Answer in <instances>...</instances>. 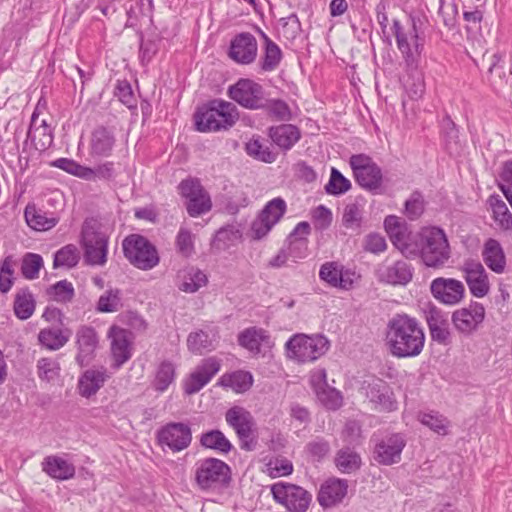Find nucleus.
<instances>
[{"instance_id":"3","label":"nucleus","mask_w":512,"mask_h":512,"mask_svg":"<svg viewBox=\"0 0 512 512\" xmlns=\"http://www.w3.org/2000/svg\"><path fill=\"white\" fill-rule=\"evenodd\" d=\"M411 252L413 254H408L407 258L419 257L426 267L434 269L443 267L451 256L446 233L438 226L426 227L417 233Z\"/></svg>"},{"instance_id":"50","label":"nucleus","mask_w":512,"mask_h":512,"mask_svg":"<svg viewBox=\"0 0 512 512\" xmlns=\"http://www.w3.org/2000/svg\"><path fill=\"white\" fill-rule=\"evenodd\" d=\"M426 202L420 190H414L404 202L403 214L410 221L418 220L425 211Z\"/></svg>"},{"instance_id":"55","label":"nucleus","mask_w":512,"mask_h":512,"mask_svg":"<svg viewBox=\"0 0 512 512\" xmlns=\"http://www.w3.org/2000/svg\"><path fill=\"white\" fill-rule=\"evenodd\" d=\"M318 401L328 410L336 411L343 404V396L339 390L327 385L315 393Z\"/></svg>"},{"instance_id":"13","label":"nucleus","mask_w":512,"mask_h":512,"mask_svg":"<svg viewBox=\"0 0 512 512\" xmlns=\"http://www.w3.org/2000/svg\"><path fill=\"white\" fill-rule=\"evenodd\" d=\"M361 390L365 397L374 405L375 409L381 412H393L398 409V402L395 398L392 387L385 380L372 377L364 380Z\"/></svg>"},{"instance_id":"16","label":"nucleus","mask_w":512,"mask_h":512,"mask_svg":"<svg viewBox=\"0 0 512 512\" xmlns=\"http://www.w3.org/2000/svg\"><path fill=\"white\" fill-rule=\"evenodd\" d=\"M485 307L482 303L471 301L468 307L455 310L451 321L454 328L464 336L476 332L485 319Z\"/></svg>"},{"instance_id":"57","label":"nucleus","mask_w":512,"mask_h":512,"mask_svg":"<svg viewBox=\"0 0 512 512\" xmlns=\"http://www.w3.org/2000/svg\"><path fill=\"white\" fill-rule=\"evenodd\" d=\"M120 306L121 291L119 289H109L99 297L96 310L102 313H112L118 311Z\"/></svg>"},{"instance_id":"36","label":"nucleus","mask_w":512,"mask_h":512,"mask_svg":"<svg viewBox=\"0 0 512 512\" xmlns=\"http://www.w3.org/2000/svg\"><path fill=\"white\" fill-rule=\"evenodd\" d=\"M71 335L69 328H44L38 333V341L46 349L56 351L65 346Z\"/></svg>"},{"instance_id":"22","label":"nucleus","mask_w":512,"mask_h":512,"mask_svg":"<svg viewBox=\"0 0 512 512\" xmlns=\"http://www.w3.org/2000/svg\"><path fill=\"white\" fill-rule=\"evenodd\" d=\"M111 338V354L114 359L113 368L119 369L132 357V332L113 325L108 332Z\"/></svg>"},{"instance_id":"8","label":"nucleus","mask_w":512,"mask_h":512,"mask_svg":"<svg viewBox=\"0 0 512 512\" xmlns=\"http://www.w3.org/2000/svg\"><path fill=\"white\" fill-rule=\"evenodd\" d=\"M330 342L321 335L294 334L285 343L287 356L298 363L314 362L329 349Z\"/></svg>"},{"instance_id":"45","label":"nucleus","mask_w":512,"mask_h":512,"mask_svg":"<svg viewBox=\"0 0 512 512\" xmlns=\"http://www.w3.org/2000/svg\"><path fill=\"white\" fill-rule=\"evenodd\" d=\"M175 376V365L169 360H164L158 365L156 369V374L152 382V386L157 392L163 393L168 389L170 384L174 382Z\"/></svg>"},{"instance_id":"37","label":"nucleus","mask_w":512,"mask_h":512,"mask_svg":"<svg viewBox=\"0 0 512 512\" xmlns=\"http://www.w3.org/2000/svg\"><path fill=\"white\" fill-rule=\"evenodd\" d=\"M26 223L29 227L37 231H44L54 227L58 220L41 209L36 208L34 204H28L24 211Z\"/></svg>"},{"instance_id":"20","label":"nucleus","mask_w":512,"mask_h":512,"mask_svg":"<svg viewBox=\"0 0 512 512\" xmlns=\"http://www.w3.org/2000/svg\"><path fill=\"white\" fill-rule=\"evenodd\" d=\"M220 368L221 363L217 358L208 357L203 359L184 382L185 394L193 395L199 392L219 372Z\"/></svg>"},{"instance_id":"27","label":"nucleus","mask_w":512,"mask_h":512,"mask_svg":"<svg viewBox=\"0 0 512 512\" xmlns=\"http://www.w3.org/2000/svg\"><path fill=\"white\" fill-rule=\"evenodd\" d=\"M348 481L330 478L321 484L317 500L321 507L330 508L342 502L347 495Z\"/></svg>"},{"instance_id":"17","label":"nucleus","mask_w":512,"mask_h":512,"mask_svg":"<svg viewBox=\"0 0 512 512\" xmlns=\"http://www.w3.org/2000/svg\"><path fill=\"white\" fill-rule=\"evenodd\" d=\"M75 345L77 353L75 362L80 367H87L96 357L99 347V335L96 329L90 325H81L75 333Z\"/></svg>"},{"instance_id":"42","label":"nucleus","mask_w":512,"mask_h":512,"mask_svg":"<svg viewBox=\"0 0 512 512\" xmlns=\"http://www.w3.org/2000/svg\"><path fill=\"white\" fill-rule=\"evenodd\" d=\"M336 467L342 472L350 474L362 466L361 456L350 447L340 449L335 457Z\"/></svg>"},{"instance_id":"38","label":"nucleus","mask_w":512,"mask_h":512,"mask_svg":"<svg viewBox=\"0 0 512 512\" xmlns=\"http://www.w3.org/2000/svg\"><path fill=\"white\" fill-rule=\"evenodd\" d=\"M225 420L235 433L255 426V420L251 412L242 406L229 408L225 413Z\"/></svg>"},{"instance_id":"54","label":"nucleus","mask_w":512,"mask_h":512,"mask_svg":"<svg viewBox=\"0 0 512 512\" xmlns=\"http://www.w3.org/2000/svg\"><path fill=\"white\" fill-rule=\"evenodd\" d=\"M43 266L44 262L41 255L28 252L22 258V276L28 280L36 279L39 277V272Z\"/></svg>"},{"instance_id":"61","label":"nucleus","mask_w":512,"mask_h":512,"mask_svg":"<svg viewBox=\"0 0 512 512\" xmlns=\"http://www.w3.org/2000/svg\"><path fill=\"white\" fill-rule=\"evenodd\" d=\"M175 246L178 253L183 257H190L195 251L192 232L187 228L181 227L176 236Z\"/></svg>"},{"instance_id":"14","label":"nucleus","mask_w":512,"mask_h":512,"mask_svg":"<svg viewBox=\"0 0 512 512\" xmlns=\"http://www.w3.org/2000/svg\"><path fill=\"white\" fill-rule=\"evenodd\" d=\"M405 447L406 439L402 433H389L375 440L372 458L382 466L398 464Z\"/></svg>"},{"instance_id":"1","label":"nucleus","mask_w":512,"mask_h":512,"mask_svg":"<svg viewBox=\"0 0 512 512\" xmlns=\"http://www.w3.org/2000/svg\"><path fill=\"white\" fill-rule=\"evenodd\" d=\"M227 95L240 107L261 110L272 120L288 122L292 119L288 103L280 98H270L265 88L253 79L239 78L228 87Z\"/></svg>"},{"instance_id":"59","label":"nucleus","mask_w":512,"mask_h":512,"mask_svg":"<svg viewBox=\"0 0 512 512\" xmlns=\"http://www.w3.org/2000/svg\"><path fill=\"white\" fill-rule=\"evenodd\" d=\"M114 95L129 110L137 109V99L134 95L132 86L129 81L118 80L115 87Z\"/></svg>"},{"instance_id":"34","label":"nucleus","mask_w":512,"mask_h":512,"mask_svg":"<svg viewBox=\"0 0 512 512\" xmlns=\"http://www.w3.org/2000/svg\"><path fill=\"white\" fill-rule=\"evenodd\" d=\"M270 335L267 330L249 327L238 334V344L250 352L260 353L261 344L270 345Z\"/></svg>"},{"instance_id":"25","label":"nucleus","mask_w":512,"mask_h":512,"mask_svg":"<svg viewBox=\"0 0 512 512\" xmlns=\"http://www.w3.org/2000/svg\"><path fill=\"white\" fill-rule=\"evenodd\" d=\"M311 233V226L307 221L299 222L289 233L284 245L290 257L304 259L308 255V235Z\"/></svg>"},{"instance_id":"53","label":"nucleus","mask_w":512,"mask_h":512,"mask_svg":"<svg viewBox=\"0 0 512 512\" xmlns=\"http://www.w3.org/2000/svg\"><path fill=\"white\" fill-rule=\"evenodd\" d=\"M46 294L53 301L59 303H69L75 296V290L71 282L60 280L46 289Z\"/></svg>"},{"instance_id":"39","label":"nucleus","mask_w":512,"mask_h":512,"mask_svg":"<svg viewBox=\"0 0 512 512\" xmlns=\"http://www.w3.org/2000/svg\"><path fill=\"white\" fill-rule=\"evenodd\" d=\"M283 59V52L275 42H267L262 46V54L258 61V67L262 72L275 71Z\"/></svg>"},{"instance_id":"33","label":"nucleus","mask_w":512,"mask_h":512,"mask_svg":"<svg viewBox=\"0 0 512 512\" xmlns=\"http://www.w3.org/2000/svg\"><path fill=\"white\" fill-rule=\"evenodd\" d=\"M482 257L484 263L490 270L497 274L504 272L506 266V257L499 241L493 238H489L484 243Z\"/></svg>"},{"instance_id":"56","label":"nucleus","mask_w":512,"mask_h":512,"mask_svg":"<svg viewBox=\"0 0 512 512\" xmlns=\"http://www.w3.org/2000/svg\"><path fill=\"white\" fill-rule=\"evenodd\" d=\"M187 347L194 354L201 355L213 349L209 334L203 330L191 332L187 338Z\"/></svg>"},{"instance_id":"35","label":"nucleus","mask_w":512,"mask_h":512,"mask_svg":"<svg viewBox=\"0 0 512 512\" xmlns=\"http://www.w3.org/2000/svg\"><path fill=\"white\" fill-rule=\"evenodd\" d=\"M253 381V376L249 371L236 370L223 374L218 379L217 385L223 388H230L235 393L241 394L252 387Z\"/></svg>"},{"instance_id":"41","label":"nucleus","mask_w":512,"mask_h":512,"mask_svg":"<svg viewBox=\"0 0 512 512\" xmlns=\"http://www.w3.org/2000/svg\"><path fill=\"white\" fill-rule=\"evenodd\" d=\"M35 299L28 287L20 289L14 299L13 310L20 320L29 319L35 310Z\"/></svg>"},{"instance_id":"18","label":"nucleus","mask_w":512,"mask_h":512,"mask_svg":"<svg viewBox=\"0 0 512 512\" xmlns=\"http://www.w3.org/2000/svg\"><path fill=\"white\" fill-rule=\"evenodd\" d=\"M430 292L438 302L453 306L463 300L465 286L460 280L454 278L437 277L430 283Z\"/></svg>"},{"instance_id":"24","label":"nucleus","mask_w":512,"mask_h":512,"mask_svg":"<svg viewBox=\"0 0 512 512\" xmlns=\"http://www.w3.org/2000/svg\"><path fill=\"white\" fill-rule=\"evenodd\" d=\"M116 144L115 128L99 125L91 133L90 154L93 157L108 158Z\"/></svg>"},{"instance_id":"47","label":"nucleus","mask_w":512,"mask_h":512,"mask_svg":"<svg viewBox=\"0 0 512 512\" xmlns=\"http://www.w3.org/2000/svg\"><path fill=\"white\" fill-rule=\"evenodd\" d=\"M245 151L250 157L264 163H273L277 158V154L264 145L259 136H253L245 144Z\"/></svg>"},{"instance_id":"23","label":"nucleus","mask_w":512,"mask_h":512,"mask_svg":"<svg viewBox=\"0 0 512 512\" xmlns=\"http://www.w3.org/2000/svg\"><path fill=\"white\" fill-rule=\"evenodd\" d=\"M384 228L392 244L407 258L413 242L410 241L407 223L396 215H388L384 219Z\"/></svg>"},{"instance_id":"2","label":"nucleus","mask_w":512,"mask_h":512,"mask_svg":"<svg viewBox=\"0 0 512 512\" xmlns=\"http://www.w3.org/2000/svg\"><path fill=\"white\" fill-rule=\"evenodd\" d=\"M386 344L392 356L413 358L424 349L425 333L416 318L396 314L387 324Z\"/></svg>"},{"instance_id":"49","label":"nucleus","mask_w":512,"mask_h":512,"mask_svg":"<svg viewBox=\"0 0 512 512\" xmlns=\"http://www.w3.org/2000/svg\"><path fill=\"white\" fill-rule=\"evenodd\" d=\"M241 237L242 233L237 227L232 224L226 225L217 230L211 245L217 250H226Z\"/></svg>"},{"instance_id":"51","label":"nucleus","mask_w":512,"mask_h":512,"mask_svg":"<svg viewBox=\"0 0 512 512\" xmlns=\"http://www.w3.org/2000/svg\"><path fill=\"white\" fill-rule=\"evenodd\" d=\"M351 181L337 168L332 167L328 183L324 186L325 193L332 196H341L351 189Z\"/></svg>"},{"instance_id":"5","label":"nucleus","mask_w":512,"mask_h":512,"mask_svg":"<svg viewBox=\"0 0 512 512\" xmlns=\"http://www.w3.org/2000/svg\"><path fill=\"white\" fill-rule=\"evenodd\" d=\"M423 21L419 16L410 15L409 32L404 30L400 20L393 19L392 32L396 39V45L405 66L409 71L416 70L421 54L424 50V35L422 31Z\"/></svg>"},{"instance_id":"58","label":"nucleus","mask_w":512,"mask_h":512,"mask_svg":"<svg viewBox=\"0 0 512 512\" xmlns=\"http://www.w3.org/2000/svg\"><path fill=\"white\" fill-rule=\"evenodd\" d=\"M51 167L61 169L66 173L85 180L87 166L81 165L71 158L61 157L49 163Z\"/></svg>"},{"instance_id":"6","label":"nucleus","mask_w":512,"mask_h":512,"mask_svg":"<svg viewBox=\"0 0 512 512\" xmlns=\"http://www.w3.org/2000/svg\"><path fill=\"white\" fill-rule=\"evenodd\" d=\"M194 481L202 491L227 489L232 482V469L219 458L207 457L196 462Z\"/></svg>"},{"instance_id":"43","label":"nucleus","mask_w":512,"mask_h":512,"mask_svg":"<svg viewBox=\"0 0 512 512\" xmlns=\"http://www.w3.org/2000/svg\"><path fill=\"white\" fill-rule=\"evenodd\" d=\"M487 203L493 212V219L500 227L504 230L512 229V214L501 197L493 193L489 196Z\"/></svg>"},{"instance_id":"26","label":"nucleus","mask_w":512,"mask_h":512,"mask_svg":"<svg viewBox=\"0 0 512 512\" xmlns=\"http://www.w3.org/2000/svg\"><path fill=\"white\" fill-rule=\"evenodd\" d=\"M413 275L414 267L404 260H397L378 271L379 281L393 286H406L412 281Z\"/></svg>"},{"instance_id":"10","label":"nucleus","mask_w":512,"mask_h":512,"mask_svg":"<svg viewBox=\"0 0 512 512\" xmlns=\"http://www.w3.org/2000/svg\"><path fill=\"white\" fill-rule=\"evenodd\" d=\"M109 237L88 222H84L81 230L80 245L83 259L89 266H104L107 262Z\"/></svg>"},{"instance_id":"48","label":"nucleus","mask_w":512,"mask_h":512,"mask_svg":"<svg viewBox=\"0 0 512 512\" xmlns=\"http://www.w3.org/2000/svg\"><path fill=\"white\" fill-rule=\"evenodd\" d=\"M418 420L421 424L428 427L438 435L448 434L449 420L438 411L419 412Z\"/></svg>"},{"instance_id":"11","label":"nucleus","mask_w":512,"mask_h":512,"mask_svg":"<svg viewBox=\"0 0 512 512\" xmlns=\"http://www.w3.org/2000/svg\"><path fill=\"white\" fill-rule=\"evenodd\" d=\"M287 211L286 201L282 197H276L268 201L252 221L249 236L254 241L265 238L280 222Z\"/></svg>"},{"instance_id":"9","label":"nucleus","mask_w":512,"mask_h":512,"mask_svg":"<svg viewBox=\"0 0 512 512\" xmlns=\"http://www.w3.org/2000/svg\"><path fill=\"white\" fill-rule=\"evenodd\" d=\"M349 165L356 183L373 195L381 193L383 174L380 166L367 154H353Z\"/></svg>"},{"instance_id":"46","label":"nucleus","mask_w":512,"mask_h":512,"mask_svg":"<svg viewBox=\"0 0 512 512\" xmlns=\"http://www.w3.org/2000/svg\"><path fill=\"white\" fill-rule=\"evenodd\" d=\"M80 261V251L74 244H67L54 253L53 268H74Z\"/></svg>"},{"instance_id":"64","label":"nucleus","mask_w":512,"mask_h":512,"mask_svg":"<svg viewBox=\"0 0 512 512\" xmlns=\"http://www.w3.org/2000/svg\"><path fill=\"white\" fill-rule=\"evenodd\" d=\"M342 224L346 228H360L362 224V210L357 203L347 204L342 216Z\"/></svg>"},{"instance_id":"63","label":"nucleus","mask_w":512,"mask_h":512,"mask_svg":"<svg viewBox=\"0 0 512 512\" xmlns=\"http://www.w3.org/2000/svg\"><path fill=\"white\" fill-rule=\"evenodd\" d=\"M207 283L206 274L199 269H192L182 283L180 289L184 292L194 293Z\"/></svg>"},{"instance_id":"19","label":"nucleus","mask_w":512,"mask_h":512,"mask_svg":"<svg viewBox=\"0 0 512 512\" xmlns=\"http://www.w3.org/2000/svg\"><path fill=\"white\" fill-rule=\"evenodd\" d=\"M257 53V40L249 32L238 33L230 41L228 56L237 64H252L257 58Z\"/></svg>"},{"instance_id":"40","label":"nucleus","mask_w":512,"mask_h":512,"mask_svg":"<svg viewBox=\"0 0 512 512\" xmlns=\"http://www.w3.org/2000/svg\"><path fill=\"white\" fill-rule=\"evenodd\" d=\"M119 165L114 161L106 160L94 167H87L85 180L114 182L118 176L117 166Z\"/></svg>"},{"instance_id":"30","label":"nucleus","mask_w":512,"mask_h":512,"mask_svg":"<svg viewBox=\"0 0 512 512\" xmlns=\"http://www.w3.org/2000/svg\"><path fill=\"white\" fill-rule=\"evenodd\" d=\"M42 470L48 476L58 481L69 480L76 473L75 466L72 463L57 455L45 457L42 462Z\"/></svg>"},{"instance_id":"12","label":"nucleus","mask_w":512,"mask_h":512,"mask_svg":"<svg viewBox=\"0 0 512 512\" xmlns=\"http://www.w3.org/2000/svg\"><path fill=\"white\" fill-rule=\"evenodd\" d=\"M270 490L273 500L288 512H306L312 501L311 493L296 484L279 481Z\"/></svg>"},{"instance_id":"28","label":"nucleus","mask_w":512,"mask_h":512,"mask_svg":"<svg viewBox=\"0 0 512 512\" xmlns=\"http://www.w3.org/2000/svg\"><path fill=\"white\" fill-rule=\"evenodd\" d=\"M267 135L276 146L286 152L300 140L301 131L296 125L283 122L269 127Z\"/></svg>"},{"instance_id":"21","label":"nucleus","mask_w":512,"mask_h":512,"mask_svg":"<svg viewBox=\"0 0 512 512\" xmlns=\"http://www.w3.org/2000/svg\"><path fill=\"white\" fill-rule=\"evenodd\" d=\"M464 279L468 285L470 293L477 298L486 296L490 289L488 275L478 260L467 259L462 267Z\"/></svg>"},{"instance_id":"31","label":"nucleus","mask_w":512,"mask_h":512,"mask_svg":"<svg viewBox=\"0 0 512 512\" xmlns=\"http://www.w3.org/2000/svg\"><path fill=\"white\" fill-rule=\"evenodd\" d=\"M343 266L337 262H326L321 265L319 278L331 287L349 290L353 281L345 277Z\"/></svg>"},{"instance_id":"44","label":"nucleus","mask_w":512,"mask_h":512,"mask_svg":"<svg viewBox=\"0 0 512 512\" xmlns=\"http://www.w3.org/2000/svg\"><path fill=\"white\" fill-rule=\"evenodd\" d=\"M185 207L190 217H198L212 209V201L206 189L197 190L194 196L185 201Z\"/></svg>"},{"instance_id":"15","label":"nucleus","mask_w":512,"mask_h":512,"mask_svg":"<svg viewBox=\"0 0 512 512\" xmlns=\"http://www.w3.org/2000/svg\"><path fill=\"white\" fill-rule=\"evenodd\" d=\"M156 440L161 447H168L173 453L183 451L191 445V427L184 422H169L157 430Z\"/></svg>"},{"instance_id":"4","label":"nucleus","mask_w":512,"mask_h":512,"mask_svg":"<svg viewBox=\"0 0 512 512\" xmlns=\"http://www.w3.org/2000/svg\"><path fill=\"white\" fill-rule=\"evenodd\" d=\"M193 118L199 132L226 131L235 125L238 112L233 103L216 98L199 105Z\"/></svg>"},{"instance_id":"29","label":"nucleus","mask_w":512,"mask_h":512,"mask_svg":"<svg viewBox=\"0 0 512 512\" xmlns=\"http://www.w3.org/2000/svg\"><path fill=\"white\" fill-rule=\"evenodd\" d=\"M108 377L104 367L85 370L78 380L79 394L87 399L92 397L104 386Z\"/></svg>"},{"instance_id":"7","label":"nucleus","mask_w":512,"mask_h":512,"mask_svg":"<svg viewBox=\"0 0 512 512\" xmlns=\"http://www.w3.org/2000/svg\"><path fill=\"white\" fill-rule=\"evenodd\" d=\"M125 259L135 268L148 271L160 263L157 247L145 236L132 233L122 240Z\"/></svg>"},{"instance_id":"32","label":"nucleus","mask_w":512,"mask_h":512,"mask_svg":"<svg viewBox=\"0 0 512 512\" xmlns=\"http://www.w3.org/2000/svg\"><path fill=\"white\" fill-rule=\"evenodd\" d=\"M199 444L204 449L213 450L219 455H227L235 450L231 441L219 429L202 432L199 437Z\"/></svg>"},{"instance_id":"60","label":"nucleus","mask_w":512,"mask_h":512,"mask_svg":"<svg viewBox=\"0 0 512 512\" xmlns=\"http://www.w3.org/2000/svg\"><path fill=\"white\" fill-rule=\"evenodd\" d=\"M429 330L435 326L447 325L448 315L432 302H428L422 308Z\"/></svg>"},{"instance_id":"52","label":"nucleus","mask_w":512,"mask_h":512,"mask_svg":"<svg viewBox=\"0 0 512 512\" xmlns=\"http://www.w3.org/2000/svg\"><path fill=\"white\" fill-rule=\"evenodd\" d=\"M441 133L445 144V149L452 154L458 148L459 130L457 125L446 114L441 120Z\"/></svg>"},{"instance_id":"62","label":"nucleus","mask_w":512,"mask_h":512,"mask_svg":"<svg viewBox=\"0 0 512 512\" xmlns=\"http://www.w3.org/2000/svg\"><path fill=\"white\" fill-rule=\"evenodd\" d=\"M12 256H6L0 265V292L5 294L14 284Z\"/></svg>"}]
</instances>
